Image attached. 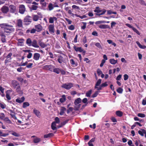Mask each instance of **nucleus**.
Instances as JSON below:
<instances>
[{
  "label": "nucleus",
  "mask_w": 146,
  "mask_h": 146,
  "mask_svg": "<svg viewBox=\"0 0 146 146\" xmlns=\"http://www.w3.org/2000/svg\"><path fill=\"white\" fill-rule=\"evenodd\" d=\"M41 140V139L40 138L36 137L35 138L33 139V141L34 143H38L40 142Z\"/></svg>",
  "instance_id": "72a5a7b5"
},
{
  "label": "nucleus",
  "mask_w": 146,
  "mask_h": 146,
  "mask_svg": "<svg viewBox=\"0 0 146 146\" xmlns=\"http://www.w3.org/2000/svg\"><path fill=\"white\" fill-rule=\"evenodd\" d=\"M137 115L139 117L142 118L144 117H145V114L141 113H138Z\"/></svg>",
  "instance_id": "6e6d98bb"
},
{
  "label": "nucleus",
  "mask_w": 146,
  "mask_h": 146,
  "mask_svg": "<svg viewBox=\"0 0 146 146\" xmlns=\"http://www.w3.org/2000/svg\"><path fill=\"white\" fill-rule=\"evenodd\" d=\"M0 106L1 108L3 109L5 108L6 105L4 104H2L0 102Z\"/></svg>",
  "instance_id": "0e129e2a"
},
{
  "label": "nucleus",
  "mask_w": 146,
  "mask_h": 146,
  "mask_svg": "<svg viewBox=\"0 0 146 146\" xmlns=\"http://www.w3.org/2000/svg\"><path fill=\"white\" fill-rule=\"evenodd\" d=\"M40 56V54L37 53H35L34 54L33 58L35 60H39Z\"/></svg>",
  "instance_id": "ddd939ff"
},
{
  "label": "nucleus",
  "mask_w": 146,
  "mask_h": 146,
  "mask_svg": "<svg viewBox=\"0 0 146 146\" xmlns=\"http://www.w3.org/2000/svg\"><path fill=\"white\" fill-rule=\"evenodd\" d=\"M54 135L53 133H49L48 134H45L44 135V138H50L53 137Z\"/></svg>",
  "instance_id": "a211bd4d"
},
{
  "label": "nucleus",
  "mask_w": 146,
  "mask_h": 146,
  "mask_svg": "<svg viewBox=\"0 0 146 146\" xmlns=\"http://www.w3.org/2000/svg\"><path fill=\"white\" fill-rule=\"evenodd\" d=\"M95 46L100 49H102V46L100 44L99 42H97L95 44Z\"/></svg>",
  "instance_id": "603ef678"
},
{
  "label": "nucleus",
  "mask_w": 146,
  "mask_h": 146,
  "mask_svg": "<svg viewBox=\"0 0 146 146\" xmlns=\"http://www.w3.org/2000/svg\"><path fill=\"white\" fill-rule=\"evenodd\" d=\"M81 99L80 98H78L75 100L74 102V104L75 105H76L81 103Z\"/></svg>",
  "instance_id": "5701e85b"
},
{
  "label": "nucleus",
  "mask_w": 146,
  "mask_h": 146,
  "mask_svg": "<svg viewBox=\"0 0 146 146\" xmlns=\"http://www.w3.org/2000/svg\"><path fill=\"white\" fill-rule=\"evenodd\" d=\"M132 29L134 32H135L137 35H140V33H139V32L135 27H133V28Z\"/></svg>",
  "instance_id": "864d4df0"
},
{
  "label": "nucleus",
  "mask_w": 146,
  "mask_h": 146,
  "mask_svg": "<svg viewBox=\"0 0 146 146\" xmlns=\"http://www.w3.org/2000/svg\"><path fill=\"white\" fill-rule=\"evenodd\" d=\"M102 80L101 79H100L98 80L96 84H95V88H98L97 86H98L100 85L101 82Z\"/></svg>",
  "instance_id": "c756f323"
},
{
  "label": "nucleus",
  "mask_w": 146,
  "mask_h": 146,
  "mask_svg": "<svg viewBox=\"0 0 146 146\" xmlns=\"http://www.w3.org/2000/svg\"><path fill=\"white\" fill-rule=\"evenodd\" d=\"M39 17V16L36 15H34L33 17V19L34 21H37Z\"/></svg>",
  "instance_id": "37998d69"
},
{
  "label": "nucleus",
  "mask_w": 146,
  "mask_h": 146,
  "mask_svg": "<svg viewBox=\"0 0 146 146\" xmlns=\"http://www.w3.org/2000/svg\"><path fill=\"white\" fill-rule=\"evenodd\" d=\"M9 8L10 9V12L11 13H15L17 11L16 7L14 5H10Z\"/></svg>",
  "instance_id": "6e6552de"
},
{
  "label": "nucleus",
  "mask_w": 146,
  "mask_h": 146,
  "mask_svg": "<svg viewBox=\"0 0 146 146\" xmlns=\"http://www.w3.org/2000/svg\"><path fill=\"white\" fill-rule=\"evenodd\" d=\"M35 27L36 31L38 32H40L42 30V27L40 24L35 25Z\"/></svg>",
  "instance_id": "9b49d317"
},
{
  "label": "nucleus",
  "mask_w": 146,
  "mask_h": 146,
  "mask_svg": "<svg viewBox=\"0 0 146 146\" xmlns=\"http://www.w3.org/2000/svg\"><path fill=\"white\" fill-rule=\"evenodd\" d=\"M5 115L3 113H1L0 114V118L2 120H3L5 118Z\"/></svg>",
  "instance_id": "3c124183"
},
{
  "label": "nucleus",
  "mask_w": 146,
  "mask_h": 146,
  "mask_svg": "<svg viewBox=\"0 0 146 146\" xmlns=\"http://www.w3.org/2000/svg\"><path fill=\"white\" fill-rule=\"evenodd\" d=\"M48 28L50 33L53 34L54 33V27L53 24H50L48 26Z\"/></svg>",
  "instance_id": "1a4fd4ad"
},
{
  "label": "nucleus",
  "mask_w": 146,
  "mask_h": 146,
  "mask_svg": "<svg viewBox=\"0 0 146 146\" xmlns=\"http://www.w3.org/2000/svg\"><path fill=\"white\" fill-rule=\"evenodd\" d=\"M62 98H60V101L61 103H62L65 102L66 101V98L65 95H62Z\"/></svg>",
  "instance_id": "a878e982"
},
{
  "label": "nucleus",
  "mask_w": 146,
  "mask_h": 146,
  "mask_svg": "<svg viewBox=\"0 0 146 146\" xmlns=\"http://www.w3.org/2000/svg\"><path fill=\"white\" fill-rule=\"evenodd\" d=\"M3 120L11 124V120L7 117H5Z\"/></svg>",
  "instance_id": "09e8293b"
},
{
  "label": "nucleus",
  "mask_w": 146,
  "mask_h": 146,
  "mask_svg": "<svg viewBox=\"0 0 146 146\" xmlns=\"http://www.w3.org/2000/svg\"><path fill=\"white\" fill-rule=\"evenodd\" d=\"M141 130L142 131L139 130L138 131V133L141 136H144V134L143 130H145L144 129H141Z\"/></svg>",
  "instance_id": "de8ad7c7"
},
{
  "label": "nucleus",
  "mask_w": 146,
  "mask_h": 146,
  "mask_svg": "<svg viewBox=\"0 0 146 146\" xmlns=\"http://www.w3.org/2000/svg\"><path fill=\"white\" fill-rule=\"evenodd\" d=\"M1 41L3 42H6V40L5 39V36L3 34H1Z\"/></svg>",
  "instance_id": "f704fd0d"
},
{
  "label": "nucleus",
  "mask_w": 146,
  "mask_h": 146,
  "mask_svg": "<svg viewBox=\"0 0 146 146\" xmlns=\"http://www.w3.org/2000/svg\"><path fill=\"white\" fill-rule=\"evenodd\" d=\"M19 12L21 14H23L26 10L25 6L23 5H19Z\"/></svg>",
  "instance_id": "0eeeda50"
},
{
  "label": "nucleus",
  "mask_w": 146,
  "mask_h": 146,
  "mask_svg": "<svg viewBox=\"0 0 146 146\" xmlns=\"http://www.w3.org/2000/svg\"><path fill=\"white\" fill-rule=\"evenodd\" d=\"M106 21H96L95 22L96 24L98 25L102 23H105Z\"/></svg>",
  "instance_id": "49530a36"
},
{
  "label": "nucleus",
  "mask_w": 146,
  "mask_h": 146,
  "mask_svg": "<svg viewBox=\"0 0 146 146\" xmlns=\"http://www.w3.org/2000/svg\"><path fill=\"white\" fill-rule=\"evenodd\" d=\"M55 121L54 122H55V123H60V121L58 117H56L55 118Z\"/></svg>",
  "instance_id": "680f3d73"
},
{
  "label": "nucleus",
  "mask_w": 146,
  "mask_h": 146,
  "mask_svg": "<svg viewBox=\"0 0 146 146\" xmlns=\"http://www.w3.org/2000/svg\"><path fill=\"white\" fill-rule=\"evenodd\" d=\"M92 90H90L86 94V96L88 97H90L92 92Z\"/></svg>",
  "instance_id": "ea45409f"
},
{
  "label": "nucleus",
  "mask_w": 146,
  "mask_h": 146,
  "mask_svg": "<svg viewBox=\"0 0 146 146\" xmlns=\"http://www.w3.org/2000/svg\"><path fill=\"white\" fill-rule=\"evenodd\" d=\"M117 60H115L113 59H110V63L112 64H115L117 62Z\"/></svg>",
  "instance_id": "473e14b6"
},
{
  "label": "nucleus",
  "mask_w": 146,
  "mask_h": 146,
  "mask_svg": "<svg viewBox=\"0 0 146 146\" xmlns=\"http://www.w3.org/2000/svg\"><path fill=\"white\" fill-rule=\"evenodd\" d=\"M0 27L3 29L5 33L8 34H10L13 32L15 30V29L13 26L7 23L0 24Z\"/></svg>",
  "instance_id": "f257e3e1"
},
{
  "label": "nucleus",
  "mask_w": 146,
  "mask_h": 146,
  "mask_svg": "<svg viewBox=\"0 0 146 146\" xmlns=\"http://www.w3.org/2000/svg\"><path fill=\"white\" fill-rule=\"evenodd\" d=\"M123 77H124V80H127L128 78H129V76L127 74H125L123 75Z\"/></svg>",
  "instance_id": "338daca9"
},
{
  "label": "nucleus",
  "mask_w": 146,
  "mask_h": 146,
  "mask_svg": "<svg viewBox=\"0 0 146 146\" xmlns=\"http://www.w3.org/2000/svg\"><path fill=\"white\" fill-rule=\"evenodd\" d=\"M117 92L119 94H122L123 91V89L121 87L118 88L117 90Z\"/></svg>",
  "instance_id": "a19ab883"
},
{
  "label": "nucleus",
  "mask_w": 146,
  "mask_h": 146,
  "mask_svg": "<svg viewBox=\"0 0 146 146\" xmlns=\"http://www.w3.org/2000/svg\"><path fill=\"white\" fill-rule=\"evenodd\" d=\"M9 111L10 112V114L11 116V117L12 118L15 119H17V118L15 115V113L14 111L12 110H10V109H9Z\"/></svg>",
  "instance_id": "2eb2a0df"
},
{
  "label": "nucleus",
  "mask_w": 146,
  "mask_h": 146,
  "mask_svg": "<svg viewBox=\"0 0 146 146\" xmlns=\"http://www.w3.org/2000/svg\"><path fill=\"white\" fill-rule=\"evenodd\" d=\"M57 60L58 62L60 64L62 63L64 61L63 57L61 55L58 56V58Z\"/></svg>",
  "instance_id": "6ab92c4d"
},
{
  "label": "nucleus",
  "mask_w": 146,
  "mask_h": 146,
  "mask_svg": "<svg viewBox=\"0 0 146 146\" xmlns=\"http://www.w3.org/2000/svg\"><path fill=\"white\" fill-rule=\"evenodd\" d=\"M73 86V84L70 83L63 84L61 86L62 88L69 90Z\"/></svg>",
  "instance_id": "39448f33"
},
{
  "label": "nucleus",
  "mask_w": 146,
  "mask_h": 146,
  "mask_svg": "<svg viewBox=\"0 0 146 146\" xmlns=\"http://www.w3.org/2000/svg\"><path fill=\"white\" fill-rule=\"evenodd\" d=\"M39 44L40 46L42 48H44L46 47L47 45L42 42L40 41L39 42Z\"/></svg>",
  "instance_id": "7c9ffc66"
},
{
  "label": "nucleus",
  "mask_w": 146,
  "mask_h": 146,
  "mask_svg": "<svg viewBox=\"0 0 146 146\" xmlns=\"http://www.w3.org/2000/svg\"><path fill=\"white\" fill-rule=\"evenodd\" d=\"M102 12L101 13H96V14L97 15H98L100 16L101 15H104L106 12V10L104 9H103L102 10Z\"/></svg>",
  "instance_id": "4c0bfd02"
},
{
  "label": "nucleus",
  "mask_w": 146,
  "mask_h": 146,
  "mask_svg": "<svg viewBox=\"0 0 146 146\" xmlns=\"http://www.w3.org/2000/svg\"><path fill=\"white\" fill-rule=\"evenodd\" d=\"M82 23L83 24V25L81 26V29H82L84 30L86 27V22H82Z\"/></svg>",
  "instance_id": "5fc2aeb1"
},
{
  "label": "nucleus",
  "mask_w": 146,
  "mask_h": 146,
  "mask_svg": "<svg viewBox=\"0 0 146 146\" xmlns=\"http://www.w3.org/2000/svg\"><path fill=\"white\" fill-rule=\"evenodd\" d=\"M116 114L118 116L121 117L123 115V113L122 111H117L116 112Z\"/></svg>",
  "instance_id": "bb28decb"
},
{
  "label": "nucleus",
  "mask_w": 146,
  "mask_h": 146,
  "mask_svg": "<svg viewBox=\"0 0 146 146\" xmlns=\"http://www.w3.org/2000/svg\"><path fill=\"white\" fill-rule=\"evenodd\" d=\"M55 66L51 65H46L43 67L44 69L52 72Z\"/></svg>",
  "instance_id": "423d86ee"
},
{
  "label": "nucleus",
  "mask_w": 146,
  "mask_h": 146,
  "mask_svg": "<svg viewBox=\"0 0 146 146\" xmlns=\"http://www.w3.org/2000/svg\"><path fill=\"white\" fill-rule=\"evenodd\" d=\"M66 110V109L64 107H61L59 114L60 115H63L64 113V111Z\"/></svg>",
  "instance_id": "4be33fe9"
},
{
  "label": "nucleus",
  "mask_w": 146,
  "mask_h": 146,
  "mask_svg": "<svg viewBox=\"0 0 146 146\" xmlns=\"http://www.w3.org/2000/svg\"><path fill=\"white\" fill-rule=\"evenodd\" d=\"M9 132H12L11 134L15 137H19L20 136V135L19 134L13 131H10Z\"/></svg>",
  "instance_id": "cd10ccee"
},
{
  "label": "nucleus",
  "mask_w": 146,
  "mask_h": 146,
  "mask_svg": "<svg viewBox=\"0 0 146 146\" xmlns=\"http://www.w3.org/2000/svg\"><path fill=\"white\" fill-rule=\"evenodd\" d=\"M136 43L138 46L141 49H145L146 48V46L145 45H142L139 41H136Z\"/></svg>",
  "instance_id": "393cba45"
},
{
  "label": "nucleus",
  "mask_w": 146,
  "mask_h": 146,
  "mask_svg": "<svg viewBox=\"0 0 146 146\" xmlns=\"http://www.w3.org/2000/svg\"><path fill=\"white\" fill-rule=\"evenodd\" d=\"M98 27L101 29H110V26L107 25H100Z\"/></svg>",
  "instance_id": "dca6fc26"
},
{
  "label": "nucleus",
  "mask_w": 146,
  "mask_h": 146,
  "mask_svg": "<svg viewBox=\"0 0 146 146\" xmlns=\"http://www.w3.org/2000/svg\"><path fill=\"white\" fill-rule=\"evenodd\" d=\"M25 100L24 97L23 96L21 98H18L16 100V102L21 103L23 102Z\"/></svg>",
  "instance_id": "f3484780"
},
{
  "label": "nucleus",
  "mask_w": 146,
  "mask_h": 146,
  "mask_svg": "<svg viewBox=\"0 0 146 146\" xmlns=\"http://www.w3.org/2000/svg\"><path fill=\"white\" fill-rule=\"evenodd\" d=\"M94 12L99 13L102 12V10L100 9V8L98 7H96V9L94 10Z\"/></svg>",
  "instance_id": "c9c22d12"
},
{
  "label": "nucleus",
  "mask_w": 146,
  "mask_h": 146,
  "mask_svg": "<svg viewBox=\"0 0 146 146\" xmlns=\"http://www.w3.org/2000/svg\"><path fill=\"white\" fill-rule=\"evenodd\" d=\"M60 69L59 68H54L52 71L57 74H59L60 72Z\"/></svg>",
  "instance_id": "2f4dec72"
},
{
  "label": "nucleus",
  "mask_w": 146,
  "mask_h": 146,
  "mask_svg": "<svg viewBox=\"0 0 146 146\" xmlns=\"http://www.w3.org/2000/svg\"><path fill=\"white\" fill-rule=\"evenodd\" d=\"M48 8L49 10L50 11H51L54 8L53 5L52 3H50L48 6Z\"/></svg>",
  "instance_id": "c03bdc74"
},
{
  "label": "nucleus",
  "mask_w": 146,
  "mask_h": 146,
  "mask_svg": "<svg viewBox=\"0 0 146 146\" xmlns=\"http://www.w3.org/2000/svg\"><path fill=\"white\" fill-rule=\"evenodd\" d=\"M100 92V91H98L95 92L92 95V98H94L98 96L99 92Z\"/></svg>",
  "instance_id": "a18cd8bd"
},
{
  "label": "nucleus",
  "mask_w": 146,
  "mask_h": 146,
  "mask_svg": "<svg viewBox=\"0 0 146 146\" xmlns=\"http://www.w3.org/2000/svg\"><path fill=\"white\" fill-rule=\"evenodd\" d=\"M27 44L29 46H32L35 48H38L39 47L38 45L36 40H34L33 41L30 38H28L26 41Z\"/></svg>",
  "instance_id": "7ed1b4c3"
},
{
  "label": "nucleus",
  "mask_w": 146,
  "mask_h": 146,
  "mask_svg": "<svg viewBox=\"0 0 146 146\" xmlns=\"http://www.w3.org/2000/svg\"><path fill=\"white\" fill-rule=\"evenodd\" d=\"M72 7L73 9H76L78 10L80 9V8L79 7L75 5H73L72 6Z\"/></svg>",
  "instance_id": "bf43d9fd"
},
{
  "label": "nucleus",
  "mask_w": 146,
  "mask_h": 146,
  "mask_svg": "<svg viewBox=\"0 0 146 146\" xmlns=\"http://www.w3.org/2000/svg\"><path fill=\"white\" fill-rule=\"evenodd\" d=\"M12 55V53L10 52L8 54L6 58L7 59H9L10 60L11 59V56Z\"/></svg>",
  "instance_id": "13d9d810"
},
{
  "label": "nucleus",
  "mask_w": 146,
  "mask_h": 146,
  "mask_svg": "<svg viewBox=\"0 0 146 146\" xmlns=\"http://www.w3.org/2000/svg\"><path fill=\"white\" fill-rule=\"evenodd\" d=\"M11 86L13 89L15 90L18 93L21 92V88L19 83L16 80L11 81Z\"/></svg>",
  "instance_id": "f03ea898"
},
{
  "label": "nucleus",
  "mask_w": 146,
  "mask_h": 146,
  "mask_svg": "<svg viewBox=\"0 0 146 146\" xmlns=\"http://www.w3.org/2000/svg\"><path fill=\"white\" fill-rule=\"evenodd\" d=\"M75 16H76V17H79L81 19L85 18L87 17V16L86 15H83L82 16H80V15H78L77 14H75Z\"/></svg>",
  "instance_id": "58836bf2"
},
{
  "label": "nucleus",
  "mask_w": 146,
  "mask_h": 146,
  "mask_svg": "<svg viewBox=\"0 0 146 146\" xmlns=\"http://www.w3.org/2000/svg\"><path fill=\"white\" fill-rule=\"evenodd\" d=\"M57 19V18L55 17H50L49 19V23H54V20L55 21H56Z\"/></svg>",
  "instance_id": "412c9836"
},
{
  "label": "nucleus",
  "mask_w": 146,
  "mask_h": 146,
  "mask_svg": "<svg viewBox=\"0 0 146 146\" xmlns=\"http://www.w3.org/2000/svg\"><path fill=\"white\" fill-rule=\"evenodd\" d=\"M17 22L16 25L18 27H23V21L21 19H17Z\"/></svg>",
  "instance_id": "f8f14e48"
},
{
  "label": "nucleus",
  "mask_w": 146,
  "mask_h": 146,
  "mask_svg": "<svg viewBox=\"0 0 146 146\" xmlns=\"http://www.w3.org/2000/svg\"><path fill=\"white\" fill-rule=\"evenodd\" d=\"M33 64L32 63H29L26 66V67L28 68H31Z\"/></svg>",
  "instance_id": "052dcab7"
},
{
  "label": "nucleus",
  "mask_w": 146,
  "mask_h": 146,
  "mask_svg": "<svg viewBox=\"0 0 146 146\" xmlns=\"http://www.w3.org/2000/svg\"><path fill=\"white\" fill-rule=\"evenodd\" d=\"M32 21V17L29 16H26L24 18L23 22L25 25H29Z\"/></svg>",
  "instance_id": "20e7f679"
},
{
  "label": "nucleus",
  "mask_w": 146,
  "mask_h": 146,
  "mask_svg": "<svg viewBox=\"0 0 146 146\" xmlns=\"http://www.w3.org/2000/svg\"><path fill=\"white\" fill-rule=\"evenodd\" d=\"M12 92L11 90H7L6 92V97L8 100L11 99V97L10 96V93Z\"/></svg>",
  "instance_id": "4468645a"
},
{
  "label": "nucleus",
  "mask_w": 146,
  "mask_h": 146,
  "mask_svg": "<svg viewBox=\"0 0 146 146\" xmlns=\"http://www.w3.org/2000/svg\"><path fill=\"white\" fill-rule=\"evenodd\" d=\"M74 29L75 27L73 25H71L68 27V29L71 30H73Z\"/></svg>",
  "instance_id": "4d7b16f0"
},
{
  "label": "nucleus",
  "mask_w": 146,
  "mask_h": 146,
  "mask_svg": "<svg viewBox=\"0 0 146 146\" xmlns=\"http://www.w3.org/2000/svg\"><path fill=\"white\" fill-rule=\"evenodd\" d=\"M1 10L3 13L6 14L9 11V8L6 6H4L1 8Z\"/></svg>",
  "instance_id": "9d476101"
},
{
  "label": "nucleus",
  "mask_w": 146,
  "mask_h": 146,
  "mask_svg": "<svg viewBox=\"0 0 146 146\" xmlns=\"http://www.w3.org/2000/svg\"><path fill=\"white\" fill-rule=\"evenodd\" d=\"M73 110V108L72 107H70L67 110V113H69L71 111H72Z\"/></svg>",
  "instance_id": "69168bd1"
},
{
  "label": "nucleus",
  "mask_w": 146,
  "mask_h": 146,
  "mask_svg": "<svg viewBox=\"0 0 146 146\" xmlns=\"http://www.w3.org/2000/svg\"><path fill=\"white\" fill-rule=\"evenodd\" d=\"M75 106H76L74 107V110L76 111L78 110L80 108L81 104H77Z\"/></svg>",
  "instance_id": "8fccbe9b"
},
{
  "label": "nucleus",
  "mask_w": 146,
  "mask_h": 146,
  "mask_svg": "<svg viewBox=\"0 0 146 146\" xmlns=\"http://www.w3.org/2000/svg\"><path fill=\"white\" fill-rule=\"evenodd\" d=\"M34 113L38 117H40V116L39 111L37 110L34 109L33 110Z\"/></svg>",
  "instance_id": "b1692460"
},
{
  "label": "nucleus",
  "mask_w": 146,
  "mask_h": 146,
  "mask_svg": "<svg viewBox=\"0 0 146 146\" xmlns=\"http://www.w3.org/2000/svg\"><path fill=\"white\" fill-rule=\"evenodd\" d=\"M38 8V6L37 5H32L31 7L30 8L31 10H36Z\"/></svg>",
  "instance_id": "e433bc0d"
},
{
  "label": "nucleus",
  "mask_w": 146,
  "mask_h": 146,
  "mask_svg": "<svg viewBox=\"0 0 146 146\" xmlns=\"http://www.w3.org/2000/svg\"><path fill=\"white\" fill-rule=\"evenodd\" d=\"M97 72L98 76H100L102 73V71L99 69L97 70Z\"/></svg>",
  "instance_id": "e2e57ef3"
},
{
  "label": "nucleus",
  "mask_w": 146,
  "mask_h": 146,
  "mask_svg": "<svg viewBox=\"0 0 146 146\" xmlns=\"http://www.w3.org/2000/svg\"><path fill=\"white\" fill-rule=\"evenodd\" d=\"M30 104L29 102H24L23 104V108H25L27 106H29Z\"/></svg>",
  "instance_id": "79ce46f5"
},
{
  "label": "nucleus",
  "mask_w": 146,
  "mask_h": 146,
  "mask_svg": "<svg viewBox=\"0 0 146 146\" xmlns=\"http://www.w3.org/2000/svg\"><path fill=\"white\" fill-rule=\"evenodd\" d=\"M111 28H113V27L116 24V22L114 21H112L111 23Z\"/></svg>",
  "instance_id": "774afa93"
},
{
  "label": "nucleus",
  "mask_w": 146,
  "mask_h": 146,
  "mask_svg": "<svg viewBox=\"0 0 146 146\" xmlns=\"http://www.w3.org/2000/svg\"><path fill=\"white\" fill-rule=\"evenodd\" d=\"M56 124L55 123V122H52L51 124V128L53 130H56L57 128L56 127Z\"/></svg>",
  "instance_id": "c85d7f7f"
},
{
  "label": "nucleus",
  "mask_w": 146,
  "mask_h": 146,
  "mask_svg": "<svg viewBox=\"0 0 146 146\" xmlns=\"http://www.w3.org/2000/svg\"><path fill=\"white\" fill-rule=\"evenodd\" d=\"M73 48L76 52L79 51L80 52H82L83 51V49L81 47H77L75 46L73 47Z\"/></svg>",
  "instance_id": "aec40b11"
}]
</instances>
